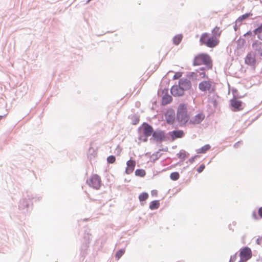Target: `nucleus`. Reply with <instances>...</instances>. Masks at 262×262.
I'll use <instances>...</instances> for the list:
<instances>
[{"label": "nucleus", "mask_w": 262, "mask_h": 262, "mask_svg": "<svg viewBox=\"0 0 262 262\" xmlns=\"http://www.w3.org/2000/svg\"><path fill=\"white\" fill-rule=\"evenodd\" d=\"M252 251L248 247H244L239 250V257L241 258L249 259L252 257Z\"/></svg>", "instance_id": "obj_12"}, {"label": "nucleus", "mask_w": 262, "mask_h": 262, "mask_svg": "<svg viewBox=\"0 0 262 262\" xmlns=\"http://www.w3.org/2000/svg\"><path fill=\"white\" fill-rule=\"evenodd\" d=\"M148 194L147 192H143L140 194L139 195V200L142 206L144 205L143 202L145 201L148 198Z\"/></svg>", "instance_id": "obj_21"}, {"label": "nucleus", "mask_w": 262, "mask_h": 262, "mask_svg": "<svg viewBox=\"0 0 262 262\" xmlns=\"http://www.w3.org/2000/svg\"><path fill=\"white\" fill-rule=\"evenodd\" d=\"M183 38V35L181 34H179L175 35L172 39L173 43L174 45L178 46L181 42Z\"/></svg>", "instance_id": "obj_22"}, {"label": "nucleus", "mask_w": 262, "mask_h": 262, "mask_svg": "<svg viewBox=\"0 0 262 262\" xmlns=\"http://www.w3.org/2000/svg\"><path fill=\"white\" fill-rule=\"evenodd\" d=\"M167 150H168V148L166 147V148H164L159 149V151H167Z\"/></svg>", "instance_id": "obj_54"}, {"label": "nucleus", "mask_w": 262, "mask_h": 262, "mask_svg": "<svg viewBox=\"0 0 262 262\" xmlns=\"http://www.w3.org/2000/svg\"><path fill=\"white\" fill-rule=\"evenodd\" d=\"M211 146L209 144H206L204 146H202L201 148L197 149L196 150V152L197 154H204L210 148Z\"/></svg>", "instance_id": "obj_27"}, {"label": "nucleus", "mask_w": 262, "mask_h": 262, "mask_svg": "<svg viewBox=\"0 0 262 262\" xmlns=\"http://www.w3.org/2000/svg\"><path fill=\"white\" fill-rule=\"evenodd\" d=\"M237 253H236L234 255L231 256L229 261V262H235L237 258Z\"/></svg>", "instance_id": "obj_40"}, {"label": "nucleus", "mask_w": 262, "mask_h": 262, "mask_svg": "<svg viewBox=\"0 0 262 262\" xmlns=\"http://www.w3.org/2000/svg\"><path fill=\"white\" fill-rule=\"evenodd\" d=\"M252 47L255 55L262 57V42L256 40L252 43Z\"/></svg>", "instance_id": "obj_14"}, {"label": "nucleus", "mask_w": 262, "mask_h": 262, "mask_svg": "<svg viewBox=\"0 0 262 262\" xmlns=\"http://www.w3.org/2000/svg\"><path fill=\"white\" fill-rule=\"evenodd\" d=\"M211 83L212 82L210 80L201 81L199 84V89L202 92H205L208 91L210 94L214 92L215 89L212 87Z\"/></svg>", "instance_id": "obj_6"}, {"label": "nucleus", "mask_w": 262, "mask_h": 262, "mask_svg": "<svg viewBox=\"0 0 262 262\" xmlns=\"http://www.w3.org/2000/svg\"><path fill=\"white\" fill-rule=\"evenodd\" d=\"M186 78H189L192 80H197L199 77L198 70L196 72H189L186 74Z\"/></svg>", "instance_id": "obj_24"}, {"label": "nucleus", "mask_w": 262, "mask_h": 262, "mask_svg": "<svg viewBox=\"0 0 262 262\" xmlns=\"http://www.w3.org/2000/svg\"><path fill=\"white\" fill-rule=\"evenodd\" d=\"M252 217L254 219L257 220L258 219V217L256 214V212L255 211H253L252 212Z\"/></svg>", "instance_id": "obj_48"}, {"label": "nucleus", "mask_w": 262, "mask_h": 262, "mask_svg": "<svg viewBox=\"0 0 262 262\" xmlns=\"http://www.w3.org/2000/svg\"><path fill=\"white\" fill-rule=\"evenodd\" d=\"M205 65L208 69H211L212 64L210 56L206 53H201L195 56L193 59V65L194 66Z\"/></svg>", "instance_id": "obj_2"}, {"label": "nucleus", "mask_w": 262, "mask_h": 262, "mask_svg": "<svg viewBox=\"0 0 262 262\" xmlns=\"http://www.w3.org/2000/svg\"><path fill=\"white\" fill-rule=\"evenodd\" d=\"M91 0H88L87 3L89 2Z\"/></svg>", "instance_id": "obj_60"}, {"label": "nucleus", "mask_w": 262, "mask_h": 262, "mask_svg": "<svg viewBox=\"0 0 262 262\" xmlns=\"http://www.w3.org/2000/svg\"><path fill=\"white\" fill-rule=\"evenodd\" d=\"M35 198L33 196V194L28 191L26 194H23V197L19 201L18 204V209L23 213L28 212L30 208V201Z\"/></svg>", "instance_id": "obj_3"}, {"label": "nucleus", "mask_w": 262, "mask_h": 262, "mask_svg": "<svg viewBox=\"0 0 262 262\" xmlns=\"http://www.w3.org/2000/svg\"><path fill=\"white\" fill-rule=\"evenodd\" d=\"M180 178V174L178 172L175 171L172 172L170 174V178L172 181H177Z\"/></svg>", "instance_id": "obj_32"}, {"label": "nucleus", "mask_w": 262, "mask_h": 262, "mask_svg": "<svg viewBox=\"0 0 262 262\" xmlns=\"http://www.w3.org/2000/svg\"><path fill=\"white\" fill-rule=\"evenodd\" d=\"M258 213L260 217H262V207H260L258 210Z\"/></svg>", "instance_id": "obj_51"}, {"label": "nucleus", "mask_w": 262, "mask_h": 262, "mask_svg": "<svg viewBox=\"0 0 262 262\" xmlns=\"http://www.w3.org/2000/svg\"><path fill=\"white\" fill-rule=\"evenodd\" d=\"M244 42H245V41L244 39H242V43H244Z\"/></svg>", "instance_id": "obj_58"}, {"label": "nucleus", "mask_w": 262, "mask_h": 262, "mask_svg": "<svg viewBox=\"0 0 262 262\" xmlns=\"http://www.w3.org/2000/svg\"><path fill=\"white\" fill-rule=\"evenodd\" d=\"M198 74H199V77H201V78H205L206 76V74L204 71H203L202 72H198Z\"/></svg>", "instance_id": "obj_46"}, {"label": "nucleus", "mask_w": 262, "mask_h": 262, "mask_svg": "<svg viewBox=\"0 0 262 262\" xmlns=\"http://www.w3.org/2000/svg\"><path fill=\"white\" fill-rule=\"evenodd\" d=\"M151 194L152 196H157L158 194V192L156 190H152L151 191Z\"/></svg>", "instance_id": "obj_50"}, {"label": "nucleus", "mask_w": 262, "mask_h": 262, "mask_svg": "<svg viewBox=\"0 0 262 262\" xmlns=\"http://www.w3.org/2000/svg\"><path fill=\"white\" fill-rule=\"evenodd\" d=\"M169 72H173L172 71H169Z\"/></svg>", "instance_id": "obj_59"}, {"label": "nucleus", "mask_w": 262, "mask_h": 262, "mask_svg": "<svg viewBox=\"0 0 262 262\" xmlns=\"http://www.w3.org/2000/svg\"><path fill=\"white\" fill-rule=\"evenodd\" d=\"M209 33L205 32L203 33L200 38V44L202 45H206V42L207 41V39L209 38Z\"/></svg>", "instance_id": "obj_25"}, {"label": "nucleus", "mask_w": 262, "mask_h": 262, "mask_svg": "<svg viewBox=\"0 0 262 262\" xmlns=\"http://www.w3.org/2000/svg\"><path fill=\"white\" fill-rule=\"evenodd\" d=\"M232 94H233V98L232 99H238L239 98H242L244 96L240 95L239 94L238 91L236 89H232Z\"/></svg>", "instance_id": "obj_30"}, {"label": "nucleus", "mask_w": 262, "mask_h": 262, "mask_svg": "<svg viewBox=\"0 0 262 262\" xmlns=\"http://www.w3.org/2000/svg\"><path fill=\"white\" fill-rule=\"evenodd\" d=\"M184 91L189 90L192 87V83L190 80L185 78H181L179 80L178 84Z\"/></svg>", "instance_id": "obj_11"}, {"label": "nucleus", "mask_w": 262, "mask_h": 262, "mask_svg": "<svg viewBox=\"0 0 262 262\" xmlns=\"http://www.w3.org/2000/svg\"><path fill=\"white\" fill-rule=\"evenodd\" d=\"M245 62L246 64L250 66H254L256 63L254 55L251 53H248L245 58Z\"/></svg>", "instance_id": "obj_19"}, {"label": "nucleus", "mask_w": 262, "mask_h": 262, "mask_svg": "<svg viewBox=\"0 0 262 262\" xmlns=\"http://www.w3.org/2000/svg\"><path fill=\"white\" fill-rule=\"evenodd\" d=\"M199 157V156L198 155H195L193 157H192L191 158H190L189 160H188V161L190 163V164H192L194 161H195V159L197 158H198Z\"/></svg>", "instance_id": "obj_42"}, {"label": "nucleus", "mask_w": 262, "mask_h": 262, "mask_svg": "<svg viewBox=\"0 0 262 262\" xmlns=\"http://www.w3.org/2000/svg\"><path fill=\"white\" fill-rule=\"evenodd\" d=\"M189 115L188 114L187 107L185 104L181 103L177 111L176 120L180 126H182L189 121Z\"/></svg>", "instance_id": "obj_1"}, {"label": "nucleus", "mask_w": 262, "mask_h": 262, "mask_svg": "<svg viewBox=\"0 0 262 262\" xmlns=\"http://www.w3.org/2000/svg\"><path fill=\"white\" fill-rule=\"evenodd\" d=\"M248 260V259L240 258V260L238 261V262H247Z\"/></svg>", "instance_id": "obj_53"}, {"label": "nucleus", "mask_w": 262, "mask_h": 262, "mask_svg": "<svg viewBox=\"0 0 262 262\" xmlns=\"http://www.w3.org/2000/svg\"><path fill=\"white\" fill-rule=\"evenodd\" d=\"M182 76V73L180 72H176L173 76L172 79L173 80L180 79Z\"/></svg>", "instance_id": "obj_38"}, {"label": "nucleus", "mask_w": 262, "mask_h": 262, "mask_svg": "<svg viewBox=\"0 0 262 262\" xmlns=\"http://www.w3.org/2000/svg\"><path fill=\"white\" fill-rule=\"evenodd\" d=\"M205 168V165L204 164H201L198 168L197 171L198 173L202 172Z\"/></svg>", "instance_id": "obj_39"}, {"label": "nucleus", "mask_w": 262, "mask_h": 262, "mask_svg": "<svg viewBox=\"0 0 262 262\" xmlns=\"http://www.w3.org/2000/svg\"><path fill=\"white\" fill-rule=\"evenodd\" d=\"M242 141H238L234 144V147L235 148H237L241 146V145H242Z\"/></svg>", "instance_id": "obj_45"}, {"label": "nucleus", "mask_w": 262, "mask_h": 262, "mask_svg": "<svg viewBox=\"0 0 262 262\" xmlns=\"http://www.w3.org/2000/svg\"><path fill=\"white\" fill-rule=\"evenodd\" d=\"M165 117L168 124H173L176 118L174 110L172 108L168 109L165 113Z\"/></svg>", "instance_id": "obj_10"}, {"label": "nucleus", "mask_w": 262, "mask_h": 262, "mask_svg": "<svg viewBox=\"0 0 262 262\" xmlns=\"http://www.w3.org/2000/svg\"><path fill=\"white\" fill-rule=\"evenodd\" d=\"M159 206V200H154L150 203L149 208L150 210H153L158 209Z\"/></svg>", "instance_id": "obj_23"}, {"label": "nucleus", "mask_w": 262, "mask_h": 262, "mask_svg": "<svg viewBox=\"0 0 262 262\" xmlns=\"http://www.w3.org/2000/svg\"><path fill=\"white\" fill-rule=\"evenodd\" d=\"M185 135L184 132L182 130H173L167 133V136L169 138L170 141H173L178 138H181Z\"/></svg>", "instance_id": "obj_9"}, {"label": "nucleus", "mask_w": 262, "mask_h": 262, "mask_svg": "<svg viewBox=\"0 0 262 262\" xmlns=\"http://www.w3.org/2000/svg\"><path fill=\"white\" fill-rule=\"evenodd\" d=\"M254 34H256L258 33H262V23L260 24L256 28H255L253 31Z\"/></svg>", "instance_id": "obj_37"}, {"label": "nucleus", "mask_w": 262, "mask_h": 262, "mask_svg": "<svg viewBox=\"0 0 262 262\" xmlns=\"http://www.w3.org/2000/svg\"><path fill=\"white\" fill-rule=\"evenodd\" d=\"M86 183L91 187L98 189L99 188L101 184V180L100 177L97 174L93 175L89 180L86 181Z\"/></svg>", "instance_id": "obj_7"}, {"label": "nucleus", "mask_w": 262, "mask_h": 262, "mask_svg": "<svg viewBox=\"0 0 262 262\" xmlns=\"http://www.w3.org/2000/svg\"><path fill=\"white\" fill-rule=\"evenodd\" d=\"M135 173L136 176L144 177L146 174V172L143 169H137L136 170Z\"/></svg>", "instance_id": "obj_31"}, {"label": "nucleus", "mask_w": 262, "mask_h": 262, "mask_svg": "<svg viewBox=\"0 0 262 262\" xmlns=\"http://www.w3.org/2000/svg\"><path fill=\"white\" fill-rule=\"evenodd\" d=\"M169 140V138L167 136V133L166 134L164 130L156 129L154 130L151 137L150 138V141H154L157 144L162 143L164 141H168Z\"/></svg>", "instance_id": "obj_4"}, {"label": "nucleus", "mask_w": 262, "mask_h": 262, "mask_svg": "<svg viewBox=\"0 0 262 262\" xmlns=\"http://www.w3.org/2000/svg\"><path fill=\"white\" fill-rule=\"evenodd\" d=\"M154 130L152 126L147 122L143 123L138 128V132L142 133L145 136H152Z\"/></svg>", "instance_id": "obj_5"}, {"label": "nucleus", "mask_w": 262, "mask_h": 262, "mask_svg": "<svg viewBox=\"0 0 262 262\" xmlns=\"http://www.w3.org/2000/svg\"><path fill=\"white\" fill-rule=\"evenodd\" d=\"M139 136L138 137V139L143 141L144 142H146L148 140V137L149 136H145V135L142 134V133H139Z\"/></svg>", "instance_id": "obj_35"}, {"label": "nucleus", "mask_w": 262, "mask_h": 262, "mask_svg": "<svg viewBox=\"0 0 262 262\" xmlns=\"http://www.w3.org/2000/svg\"><path fill=\"white\" fill-rule=\"evenodd\" d=\"M116 161V157L114 155H110L107 158V162L108 163L113 164Z\"/></svg>", "instance_id": "obj_36"}, {"label": "nucleus", "mask_w": 262, "mask_h": 262, "mask_svg": "<svg viewBox=\"0 0 262 262\" xmlns=\"http://www.w3.org/2000/svg\"><path fill=\"white\" fill-rule=\"evenodd\" d=\"M170 93L174 97H181L184 95L185 92L179 85H173L170 89Z\"/></svg>", "instance_id": "obj_13"}, {"label": "nucleus", "mask_w": 262, "mask_h": 262, "mask_svg": "<svg viewBox=\"0 0 262 262\" xmlns=\"http://www.w3.org/2000/svg\"><path fill=\"white\" fill-rule=\"evenodd\" d=\"M235 23V24L234 26H233V28H234V30L236 31L238 29V27L239 26V23H237V20H236Z\"/></svg>", "instance_id": "obj_47"}, {"label": "nucleus", "mask_w": 262, "mask_h": 262, "mask_svg": "<svg viewBox=\"0 0 262 262\" xmlns=\"http://www.w3.org/2000/svg\"><path fill=\"white\" fill-rule=\"evenodd\" d=\"M6 115H0V120L1 119H2L4 117L6 116Z\"/></svg>", "instance_id": "obj_56"}, {"label": "nucleus", "mask_w": 262, "mask_h": 262, "mask_svg": "<svg viewBox=\"0 0 262 262\" xmlns=\"http://www.w3.org/2000/svg\"><path fill=\"white\" fill-rule=\"evenodd\" d=\"M33 196L35 198L34 199L35 200V201H39L41 200V199H42V196H36V195H35V196H34V195L33 194Z\"/></svg>", "instance_id": "obj_49"}, {"label": "nucleus", "mask_w": 262, "mask_h": 262, "mask_svg": "<svg viewBox=\"0 0 262 262\" xmlns=\"http://www.w3.org/2000/svg\"><path fill=\"white\" fill-rule=\"evenodd\" d=\"M125 249L124 248H122V249H120L119 250H118L116 254H115V258L117 260H119L121 257L125 253Z\"/></svg>", "instance_id": "obj_29"}, {"label": "nucleus", "mask_w": 262, "mask_h": 262, "mask_svg": "<svg viewBox=\"0 0 262 262\" xmlns=\"http://www.w3.org/2000/svg\"><path fill=\"white\" fill-rule=\"evenodd\" d=\"M221 31L220 28L218 27H215L212 30V36H214L215 37H219L221 35Z\"/></svg>", "instance_id": "obj_28"}, {"label": "nucleus", "mask_w": 262, "mask_h": 262, "mask_svg": "<svg viewBox=\"0 0 262 262\" xmlns=\"http://www.w3.org/2000/svg\"><path fill=\"white\" fill-rule=\"evenodd\" d=\"M256 35H257V38L259 39L262 40V33H258V34H256Z\"/></svg>", "instance_id": "obj_52"}, {"label": "nucleus", "mask_w": 262, "mask_h": 262, "mask_svg": "<svg viewBox=\"0 0 262 262\" xmlns=\"http://www.w3.org/2000/svg\"><path fill=\"white\" fill-rule=\"evenodd\" d=\"M88 155L89 156H92L95 157L97 155V151L94 148L92 147H90L88 150Z\"/></svg>", "instance_id": "obj_33"}, {"label": "nucleus", "mask_w": 262, "mask_h": 262, "mask_svg": "<svg viewBox=\"0 0 262 262\" xmlns=\"http://www.w3.org/2000/svg\"><path fill=\"white\" fill-rule=\"evenodd\" d=\"M219 39L214 36H211L207 39L205 46L210 48H213L219 44Z\"/></svg>", "instance_id": "obj_15"}, {"label": "nucleus", "mask_w": 262, "mask_h": 262, "mask_svg": "<svg viewBox=\"0 0 262 262\" xmlns=\"http://www.w3.org/2000/svg\"><path fill=\"white\" fill-rule=\"evenodd\" d=\"M253 33V31H249L247 32L246 33H245L244 36L245 37H246V36L251 37Z\"/></svg>", "instance_id": "obj_43"}, {"label": "nucleus", "mask_w": 262, "mask_h": 262, "mask_svg": "<svg viewBox=\"0 0 262 262\" xmlns=\"http://www.w3.org/2000/svg\"><path fill=\"white\" fill-rule=\"evenodd\" d=\"M161 154L159 153V151H158L156 152L155 153H154L152 156H151V158H152V161L155 162L156 160L159 159V158L161 157Z\"/></svg>", "instance_id": "obj_34"}, {"label": "nucleus", "mask_w": 262, "mask_h": 262, "mask_svg": "<svg viewBox=\"0 0 262 262\" xmlns=\"http://www.w3.org/2000/svg\"><path fill=\"white\" fill-rule=\"evenodd\" d=\"M230 102L232 107V111L234 112L242 110L245 106V104L242 101L236 99H231Z\"/></svg>", "instance_id": "obj_8"}, {"label": "nucleus", "mask_w": 262, "mask_h": 262, "mask_svg": "<svg viewBox=\"0 0 262 262\" xmlns=\"http://www.w3.org/2000/svg\"><path fill=\"white\" fill-rule=\"evenodd\" d=\"M206 68H207V67L206 66V67H201V68H200V70L204 71L206 69Z\"/></svg>", "instance_id": "obj_55"}, {"label": "nucleus", "mask_w": 262, "mask_h": 262, "mask_svg": "<svg viewBox=\"0 0 262 262\" xmlns=\"http://www.w3.org/2000/svg\"><path fill=\"white\" fill-rule=\"evenodd\" d=\"M136 161L134 160L130 159L126 162L127 167L125 169V173L127 174H130L134 171Z\"/></svg>", "instance_id": "obj_18"}, {"label": "nucleus", "mask_w": 262, "mask_h": 262, "mask_svg": "<svg viewBox=\"0 0 262 262\" xmlns=\"http://www.w3.org/2000/svg\"><path fill=\"white\" fill-rule=\"evenodd\" d=\"M252 14L250 12L246 13L244 14H243L242 15L240 16L237 19V22L239 23V26H241L243 21L245 19H247L250 16H252Z\"/></svg>", "instance_id": "obj_20"}, {"label": "nucleus", "mask_w": 262, "mask_h": 262, "mask_svg": "<svg viewBox=\"0 0 262 262\" xmlns=\"http://www.w3.org/2000/svg\"><path fill=\"white\" fill-rule=\"evenodd\" d=\"M129 244V242L128 241H126V244H125V246H127V245Z\"/></svg>", "instance_id": "obj_57"}, {"label": "nucleus", "mask_w": 262, "mask_h": 262, "mask_svg": "<svg viewBox=\"0 0 262 262\" xmlns=\"http://www.w3.org/2000/svg\"><path fill=\"white\" fill-rule=\"evenodd\" d=\"M256 243H257V244H258L262 247V236L259 237L256 239Z\"/></svg>", "instance_id": "obj_44"}, {"label": "nucleus", "mask_w": 262, "mask_h": 262, "mask_svg": "<svg viewBox=\"0 0 262 262\" xmlns=\"http://www.w3.org/2000/svg\"><path fill=\"white\" fill-rule=\"evenodd\" d=\"M177 156L180 159H184L185 157V151L184 152H180L177 154Z\"/></svg>", "instance_id": "obj_41"}, {"label": "nucleus", "mask_w": 262, "mask_h": 262, "mask_svg": "<svg viewBox=\"0 0 262 262\" xmlns=\"http://www.w3.org/2000/svg\"><path fill=\"white\" fill-rule=\"evenodd\" d=\"M162 93L165 94L162 97V104L163 105L170 103L172 101V97L168 94V89H164L162 91Z\"/></svg>", "instance_id": "obj_16"}, {"label": "nucleus", "mask_w": 262, "mask_h": 262, "mask_svg": "<svg viewBox=\"0 0 262 262\" xmlns=\"http://www.w3.org/2000/svg\"><path fill=\"white\" fill-rule=\"evenodd\" d=\"M205 118V115L202 113L196 114L189 120V123L192 124H200Z\"/></svg>", "instance_id": "obj_17"}, {"label": "nucleus", "mask_w": 262, "mask_h": 262, "mask_svg": "<svg viewBox=\"0 0 262 262\" xmlns=\"http://www.w3.org/2000/svg\"><path fill=\"white\" fill-rule=\"evenodd\" d=\"M129 118L132 121V124L136 125L139 123L140 120V116L137 114L132 115L129 116Z\"/></svg>", "instance_id": "obj_26"}]
</instances>
